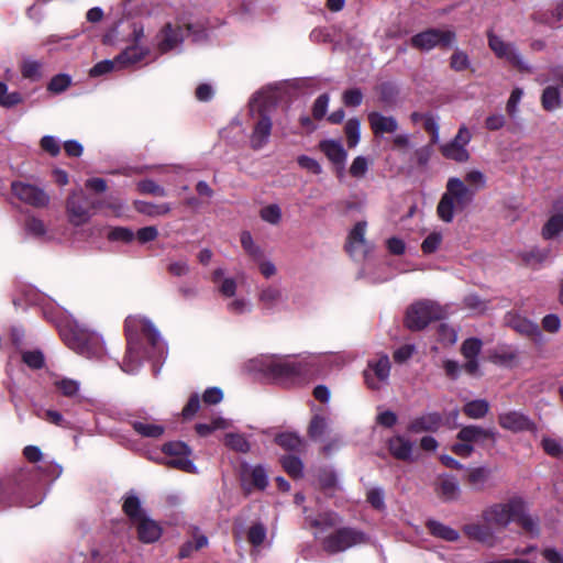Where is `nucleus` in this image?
Here are the masks:
<instances>
[{"mask_svg": "<svg viewBox=\"0 0 563 563\" xmlns=\"http://www.w3.org/2000/svg\"><path fill=\"white\" fill-rule=\"evenodd\" d=\"M22 361L30 368L37 369L44 365V355L40 350H29L22 353Z\"/></svg>", "mask_w": 563, "mask_h": 563, "instance_id": "62", "label": "nucleus"}, {"mask_svg": "<svg viewBox=\"0 0 563 563\" xmlns=\"http://www.w3.org/2000/svg\"><path fill=\"white\" fill-rule=\"evenodd\" d=\"M464 533L472 540L483 543L486 547L493 548L497 544L498 538L493 530V527L487 523H467L463 528Z\"/></svg>", "mask_w": 563, "mask_h": 563, "instance_id": "19", "label": "nucleus"}, {"mask_svg": "<svg viewBox=\"0 0 563 563\" xmlns=\"http://www.w3.org/2000/svg\"><path fill=\"white\" fill-rule=\"evenodd\" d=\"M132 427L140 435L153 439L162 437L165 431L164 426L150 420H135Z\"/></svg>", "mask_w": 563, "mask_h": 563, "instance_id": "33", "label": "nucleus"}, {"mask_svg": "<svg viewBox=\"0 0 563 563\" xmlns=\"http://www.w3.org/2000/svg\"><path fill=\"white\" fill-rule=\"evenodd\" d=\"M266 534L267 531L264 525L255 523L250 527L247 532V539L253 547L257 548L264 543V541L266 540Z\"/></svg>", "mask_w": 563, "mask_h": 563, "instance_id": "58", "label": "nucleus"}, {"mask_svg": "<svg viewBox=\"0 0 563 563\" xmlns=\"http://www.w3.org/2000/svg\"><path fill=\"white\" fill-rule=\"evenodd\" d=\"M70 76L66 74H58L51 79L47 89L48 91L57 95L65 91L70 86Z\"/></svg>", "mask_w": 563, "mask_h": 563, "instance_id": "61", "label": "nucleus"}, {"mask_svg": "<svg viewBox=\"0 0 563 563\" xmlns=\"http://www.w3.org/2000/svg\"><path fill=\"white\" fill-rule=\"evenodd\" d=\"M24 229L27 234L44 242L57 239L55 232L49 229L42 219L34 216H30L25 220Z\"/></svg>", "mask_w": 563, "mask_h": 563, "instance_id": "24", "label": "nucleus"}, {"mask_svg": "<svg viewBox=\"0 0 563 563\" xmlns=\"http://www.w3.org/2000/svg\"><path fill=\"white\" fill-rule=\"evenodd\" d=\"M531 537L539 536V525L537 520L527 514L525 503L522 501V508L518 517L515 519Z\"/></svg>", "mask_w": 563, "mask_h": 563, "instance_id": "42", "label": "nucleus"}, {"mask_svg": "<svg viewBox=\"0 0 563 563\" xmlns=\"http://www.w3.org/2000/svg\"><path fill=\"white\" fill-rule=\"evenodd\" d=\"M260 303L267 310H274L284 302L283 290L275 285H266L260 289Z\"/></svg>", "mask_w": 563, "mask_h": 563, "instance_id": "28", "label": "nucleus"}, {"mask_svg": "<svg viewBox=\"0 0 563 563\" xmlns=\"http://www.w3.org/2000/svg\"><path fill=\"white\" fill-rule=\"evenodd\" d=\"M79 35L78 32H74L69 35H57L53 34L46 37L44 45L51 46V49L66 51L70 47V41L75 40Z\"/></svg>", "mask_w": 563, "mask_h": 563, "instance_id": "43", "label": "nucleus"}, {"mask_svg": "<svg viewBox=\"0 0 563 563\" xmlns=\"http://www.w3.org/2000/svg\"><path fill=\"white\" fill-rule=\"evenodd\" d=\"M52 385L55 389L65 397L74 398L78 396L80 390V383L76 379L51 374Z\"/></svg>", "mask_w": 563, "mask_h": 563, "instance_id": "30", "label": "nucleus"}, {"mask_svg": "<svg viewBox=\"0 0 563 563\" xmlns=\"http://www.w3.org/2000/svg\"><path fill=\"white\" fill-rule=\"evenodd\" d=\"M260 217L264 222L277 225L282 221L283 213L277 203H271L260 210Z\"/></svg>", "mask_w": 563, "mask_h": 563, "instance_id": "44", "label": "nucleus"}, {"mask_svg": "<svg viewBox=\"0 0 563 563\" xmlns=\"http://www.w3.org/2000/svg\"><path fill=\"white\" fill-rule=\"evenodd\" d=\"M542 107L547 111H554L561 107V92L556 86H548L541 97Z\"/></svg>", "mask_w": 563, "mask_h": 563, "instance_id": "40", "label": "nucleus"}, {"mask_svg": "<svg viewBox=\"0 0 563 563\" xmlns=\"http://www.w3.org/2000/svg\"><path fill=\"white\" fill-rule=\"evenodd\" d=\"M320 150L328 159L336 166L338 176L340 177L344 170L346 162V151L340 141L324 140L319 144Z\"/></svg>", "mask_w": 563, "mask_h": 563, "instance_id": "20", "label": "nucleus"}, {"mask_svg": "<svg viewBox=\"0 0 563 563\" xmlns=\"http://www.w3.org/2000/svg\"><path fill=\"white\" fill-rule=\"evenodd\" d=\"M427 527L432 536L445 541L453 542L460 538V533L456 530L440 521L429 520Z\"/></svg>", "mask_w": 563, "mask_h": 563, "instance_id": "36", "label": "nucleus"}, {"mask_svg": "<svg viewBox=\"0 0 563 563\" xmlns=\"http://www.w3.org/2000/svg\"><path fill=\"white\" fill-rule=\"evenodd\" d=\"M23 100L19 91H8V86L0 81V106L3 108H12Z\"/></svg>", "mask_w": 563, "mask_h": 563, "instance_id": "48", "label": "nucleus"}, {"mask_svg": "<svg viewBox=\"0 0 563 563\" xmlns=\"http://www.w3.org/2000/svg\"><path fill=\"white\" fill-rule=\"evenodd\" d=\"M450 67L455 71H464L471 67V59L464 51L455 49L450 58Z\"/></svg>", "mask_w": 563, "mask_h": 563, "instance_id": "55", "label": "nucleus"}, {"mask_svg": "<svg viewBox=\"0 0 563 563\" xmlns=\"http://www.w3.org/2000/svg\"><path fill=\"white\" fill-rule=\"evenodd\" d=\"M456 43V34L450 29H428L410 38V45L417 49L429 52L435 47L452 48Z\"/></svg>", "mask_w": 563, "mask_h": 563, "instance_id": "11", "label": "nucleus"}, {"mask_svg": "<svg viewBox=\"0 0 563 563\" xmlns=\"http://www.w3.org/2000/svg\"><path fill=\"white\" fill-rule=\"evenodd\" d=\"M66 213L75 227L87 223L91 218V207L81 191L73 192L66 201Z\"/></svg>", "mask_w": 563, "mask_h": 563, "instance_id": "16", "label": "nucleus"}, {"mask_svg": "<svg viewBox=\"0 0 563 563\" xmlns=\"http://www.w3.org/2000/svg\"><path fill=\"white\" fill-rule=\"evenodd\" d=\"M464 184L467 186V188L472 189L473 194L475 195L476 191L486 187L487 178L481 170L471 169L465 174Z\"/></svg>", "mask_w": 563, "mask_h": 563, "instance_id": "41", "label": "nucleus"}, {"mask_svg": "<svg viewBox=\"0 0 563 563\" xmlns=\"http://www.w3.org/2000/svg\"><path fill=\"white\" fill-rule=\"evenodd\" d=\"M266 102L267 98L263 91L255 93L250 100L252 130L249 136V144L254 151H261L266 147L272 136L273 121L265 109Z\"/></svg>", "mask_w": 563, "mask_h": 563, "instance_id": "6", "label": "nucleus"}, {"mask_svg": "<svg viewBox=\"0 0 563 563\" xmlns=\"http://www.w3.org/2000/svg\"><path fill=\"white\" fill-rule=\"evenodd\" d=\"M371 164L372 162L369 158L362 155L356 156L350 166L349 173L354 178H364L369 169Z\"/></svg>", "mask_w": 563, "mask_h": 563, "instance_id": "50", "label": "nucleus"}, {"mask_svg": "<svg viewBox=\"0 0 563 563\" xmlns=\"http://www.w3.org/2000/svg\"><path fill=\"white\" fill-rule=\"evenodd\" d=\"M390 454L400 461L411 462L415 460V443L405 435H394L388 440Z\"/></svg>", "mask_w": 563, "mask_h": 563, "instance_id": "21", "label": "nucleus"}, {"mask_svg": "<svg viewBox=\"0 0 563 563\" xmlns=\"http://www.w3.org/2000/svg\"><path fill=\"white\" fill-rule=\"evenodd\" d=\"M488 46L498 58L505 59L520 70H529L528 64L512 43L506 42L500 36L489 32Z\"/></svg>", "mask_w": 563, "mask_h": 563, "instance_id": "14", "label": "nucleus"}, {"mask_svg": "<svg viewBox=\"0 0 563 563\" xmlns=\"http://www.w3.org/2000/svg\"><path fill=\"white\" fill-rule=\"evenodd\" d=\"M65 344L77 354L87 358H101L104 353L102 338L81 327L76 320L66 319L57 323Z\"/></svg>", "mask_w": 563, "mask_h": 563, "instance_id": "4", "label": "nucleus"}, {"mask_svg": "<svg viewBox=\"0 0 563 563\" xmlns=\"http://www.w3.org/2000/svg\"><path fill=\"white\" fill-rule=\"evenodd\" d=\"M437 494L444 501L456 500L461 495L459 481L452 475H442L438 479Z\"/></svg>", "mask_w": 563, "mask_h": 563, "instance_id": "26", "label": "nucleus"}, {"mask_svg": "<svg viewBox=\"0 0 563 563\" xmlns=\"http://www.w3.org/2000/svg\"><path fill=\"white\" fill-rule=\"evenodd\" d=\"M442 155L456 162H466L470 157L466 146L454 142L453 140L441 146Z\"/></svg>", "mask_w": 563, "mask_h": 563, "instance_id": "38", "label": "nucleus"}, {"mask_svg": "<svg viewBox=\"0 0 563 563\" xmlns=\"http://www.w3.org/2000/svg\"><path fill=\"white\" fill-rule=\"evenodd\" d=\"M42 64L38 60L26 58L23 60L21 71L24 78L37 80L41 78Z\"/></svg>", "mask_w": 563, "mask_h": 563, "instance_id": "53", "label": "nucleus"}, {"mask_svg": "<svg viewBox=\"0 0 563 563\" xmlns=\"http://www.w3.org/2000/svg\"><path fill=\"white\" fill-rule=\"evenodd\" d=\"M241 245L243 250L254 260H261L263 251L254 242L252 235L247 231H243L240 236Z\"/></svg>", "mask_w": 563, "mask_h": 563, "instance_id": "47", "label": "nucleus"}, {"mask_svg": "<svg viewBox=\"0 0 563 563\" xmlns=\"http://www.w3.org/2000/svg\"><path fill=\"white\" fill-rule=\"evenodd\" d=\"M224 443L227 446L238 451V452H247L250 450V444L244 435L240 433H228L224 437Z\"/></svg>", "mask_w": 563, "mask_h": 563, "instance_id": "56", "label": "nucleus"}, {"mask_svg": "<svg viewBox=\"0 0 563 563\" xmlns=\"http://www.w3.org/2000/svg\"><path fill=\"white\" fill-rule=\"evenodd\" d=\"M122 507L124 514L130 518L132 523L146 516L142 508L140 498L134 494H130L124 498Z\"/></svg>", "mask_w": 563, "mask_h": 563, "instance_id": "37", "label": "nucleus"}, {"mask_svg": "<svg viewBox=\"0 0 563 563\" xmlns=\"http://www.w3.org/2000/svg\"><path fill=\"white\" fill-rule=\"evenodd\" d=\"M444 309L435 301L420 300L412 303L406 312L405 324L412 331L424 329L433 320L441 319Z\"/></svg>", "mask_w": 563, "mask_h": 563, "instance_id": "9", "label": "nucleus"}, {"mask_svg": "<svg viewBox=\"0 0 563 563\" xmlns=\"http://www.w3.org/2000/svg\"><path fill=\"white\" fill-rule=\"evenodd\" d=\"M563 230V214L552 216L542 229L544 239H552Z\"/></svg>", "mask_w": 563, "mask_h": 563, "instance_id": "51", "label": "nucleus"}, {"mask_svg": "<svg viewBox=\"0 0 563 563\" xmlns=\"http://www.w3.org/2000/svg\"><path fill=\"white\" fill-rule=\"evenodd\" d=\"M329 423L328 419L321 415H314L310 421L309 434L313 439L320 438L327 430Z\"/></svg>", "mask_w": 563, "mask_h": 563, "instance_id": "57", "label": "nucleus"}, {"mask_svg": "<svg viewBox=\"0 0 563 563\" xmlns=\"http://www.w3.org/2000/svg\"><path fill=\"white\" fill-rule=\"evenodd\" d=\"M366 229L367 223L360 221L350 231L346 250L354 258H365L374 249L365 238Z\"/></svg>", "mask_w": 563, "mask_h": 563, "instance_id": "17", "label": "nucleus"}, {"mask_svg": "<svg viewBox=\"0 0 563 563\" xmlns=\"http://www.w3.org/2000/svg\"><path fill=\"white\" fill-rule=\"evenodd\" d=\"M368 122L375 135L394 133L398 129L397 120L394 117L376 111L368 113Z\"/></svg>", "mask_w": 563, "mask_h": 563, "instance_id": "27", "label": "nucleus"}, {"mask_svg": "<svg viewBox=\"0 0 563 563\" xmlns=\"http://www.w3.org/2000/svg\"><path fill=\"white\" fill-rule=\"evenodd\" d=\"M306 521L317 529L314 536L320 538V533L328 527H334L340 522V518L334 512L320 514L317 518L310 516L306 517Z\"/></svg>", "mask_w": 563, "mask_h": 563, "instance_id": "34", "label": "nucleus"}, {"mask_svg": "<svg viewBox=\"0 0 563 563\" xmlns=\"http://www.w3.org/2000/svg\"><path fill=\"white\" fill-rule=\"evenodd\" d=\"M501 428L515 433L537 430L536 423L525 413L516 410L506 411L498 416Z\"/></svg>", "mask_w": 563, "mask_h": 563, "instance_id": "18", "label": "nucleus"}, {"mask_svg": "<svg viewBox=\"0 0 563 563\" xmlns=\"http://www.w3.org/2000/svg\"><path fill=\"white\" fill-rule=\"evenodd\" d=\"M251 309H252L251 301L247 298H244V297L233 298L228 303V310L230 312H232V313H235V314H242V313L250 312Z\"/></svg>", "mask_w": 563, "mask_h": 563, "instance_id": "64", "label": "nucleus"}, {"mask_svg": "<svg viewBox=\"0 0 563 563\" xmlns=\"http://www.w3.org/2000/svg\"><path fill=\"white\" fill-rule=\"evenodd\" d=\"M282 464L285 471L292 477L301 476L303 465L300 459L292 455H287L282 459Z\"/></svg>", "mask_w": 563, "mask_h": 563, "instance_id": "59", "label": "nucleus"}, {"mask_svg": "<svg viewBox=\"0 0 563 563\" xmlns=\"http://www.w3.org/2000/svg\"><path fill=\"white\" fill-rule=\"evenodd\" d=\"M276 442L284 448L285 450L289 451H300L302 448V440L292 432H285L276 438Z\"/></svg>", "mask_w": 563, "mask_h": 563, "instance_id": "46", "label": "nucleus"}, {"mask_svg": "<svg viewBox=\"0 0 563 563\" xmlns=\"http://www.w3.org/2000/svg\"><path fill=\"white\" fill-rule=\"evenodd\" d=\"M463 305L474 314H482L488 309V302L474 294L467 295L463 300Z\"/></svg>", "mask_w": 563, "mask_h": 563, "instance_id": "52", "label": "nucleus"}, {"mask_svg": "<svg viewBox=\"0 0 563 563\" xmlns=\"http://www.w3.org/2000/svg\"><path fill=\"white\" fill-rule=\"evenodd\" d=\"M12 192L22 202L27 203L35 208H44L49 203V196L43 188L36 185L14 181L12 183Z\"/></svg>", "mask_w": 563, "mask_h": 563, "instance_id": "15", "label": "nucleus"}, {"mask_svg": "<svg viewBox=\"0 0 563 563\" xmlns=\"http://www.w3.org/2000/svg\"><path fill=\"white\" fill-rule=\"evenodd\" d=\"M438 340L443 345H453L457 341V332L453 327L442 323L438 328Z\"/></svg>", "mask_w": 563, "mask_h": 563, "instance_id": "63", "label": "nucleus"}, {"mask_svg": "<svg viewBox=\"0 0 563 563\" xmlns=\"http://www.w3.org/2000/svg\"><path fill=\"white\" fill-rule=\"evenodd\" d=\"M369 542V537L362 530L343 527L322 538V547L329 553H339L353 547Z\"/></svg>", "mask_w": 563, "mask_h": 563, "instance_id": "8", "label": "nucleus"}, {"mask_svg": "<svg viewBox=\"0 0 563 563\" xmlns=\"http://www.w3.org/2000/svg\"><path fill=\"white\" fill-rule=\"evenodd\" d=\"M462 354L466 358L464 365L467 373L475 375L478 372L477 355L482 350V341L475 338L467 339L462 344Z\"/></svg>", "mask_w": 563, "mask_h": 563, "instance_id": "25", "label": "nucleus"}, {"mask_svg": "<svg viewBox=\"0 0 563 563\" xmlns=\"http://www.w3.org/2000/svg\"><path fill=\"white\" fill-rule=\"evenodd\" d=\"M163 453L165 454V463L187 473H196L197 467L190 460L191 450L184 442H169L164 444Z\"/></svg>", "mask_w": 563, "mask_h": 563, "instance_id": "12", "label": "nucleus"}, {"mask_svg": "<svg viewBox=\"0 0 563 563\" xmlns=\"http://www.w3.org/2000/svg\"><path fill=\"white\" fill-rule=\"evenodd\" d=\"M191 32L189 23L175 21L166 23L155 35L153 48L148 47L152 55L144 62H153L162 54L178 52L184 42L185 35Z\"/></svg>", "mask_w": 563, "mask_h": 563, "instance_id": "7", "label": "nucleus"}, {"mask_svg": "<svg viewBox=\"0 0 563 563\" xmlns=\"http://www.w3.org/2000/svg\"><path fill=\"white\" fill-rule=\"evenodd\" d=\"M489 405L486 400L478 399L467 402L464 412L472 419H479L488 412Z\"/></svg>", "mask_w": 563, "mask_h": 563, "instance_id": "49", "label": "nucleus"}, {"mask_svg": "<svg viewBox=\"0 0 563 563\" xmlns=\"http://www.w3.org/2000/svg\"><path fill=\"white\" fill-rule=\"evenodd\" d=\"M244 477L250 479L252 484L260 489H264L268 484L267 473L262 466H255L246 470L244 472Z\"/></svg>", "mask_w": 563, "mask_h": 563, "instance_id": "45", "label": "nucleus"}, {"mask_svg": "<svg viewBox=\"0 0 563 563\" xmlns=\"http://www.w3.org/2000/svg\"><path fill=\"white\" fill-rule=\"evenodd\" d=\"M128 349L121 368L128 374H134L141 367L144 355L164 358L167 353L158 329L146 317L130 316L125 320Z\"/></svg>", "mask_w": 563, "mask_h": 563, "instance_id": "2", "label": "nucleus"}, {"mask_svg": "<svg viewBox=\"0 0 563 563\" xmlns=\"http://www.w3.org/2000/svg\"><path fill=\"white\" fill-rule=\"evenodd\" d=\"M492 479V468L486 466L473 467L467 473V483L475 490H483L489 486Z\"/></svg>", "mask_w": 563, "mask_h": 563, "instance_id": "31", "label": "nucleus"}, {"mask_svg": "<svg viewBox=\"0 0 563 563\" xmlns=\"http://www.w3.org/2000/svg\"><path fill=\"white\" fill-rule=\"evenodd\" d=\"M212 282L218 286L220 294L233 298L236 294L238 282L233 277H224V271L218 268L212 273Z\"/></svg>", "mask_w": 563, "mask_h": 563, "instance_id": "32", "label": "nucleus"}, {"mask_svg": "<svg viewBox=\"0 0 563 563\" xmlns=\"http://www.w3.org/2000/svg\"><path fill=\"white\" fill-rule=\"evenodd\" d=\"M137 189L142 194L153 195L155 197H165L167 195L164 187L152 179H145L137 183Z\"/></svg>", "mask_w": 563, "mask_h": 563, "instance_id": "60", "label": "nucleus"}, {"mask_svg": "<svg viewBox=\"0 0 563 563\" xmlns=\"http://www.w3.org/2000/svg\"><path fill=\"white\" fill-rule=\"evenodd\" d=\"M474 199L472 189L467 188L459 177H451L446 181L445 191L442 195L438 207V217L450 223L455 213L462 212Z\"/></svg>", "mask_w": 563, "mask_h": 563, "instance_id": "5", "label": "nucleus"}, {"mask_svg": "<svg viewBox=\"0 0 563 563\" xmlns=\"http://www.w3.org/2000/svg\"><path fill=\"white\" fill-rule=\"evenodd\" d=\"M509 324L519 333L528 335V336H537L540 335V329L538 324L532 321L521 318L519 316H514L509 320Z\"/></svg>", "mask_w": 563, "mask_h": 563, "instance_id": "39", "label": "nucleus"}, {"mask_svg": "<svg viewBox=\"0 0 563 563\" xmlns=\"http://www.w3.org/2000/svg\"><path fill=\"white\" fill-rule=\"evenodd\" d=\"M390 375V361L388 355L382 354L367 362L364 371L365 384L368 388L377 390L387 384Z\"/></svg>", "mask_w": 563, "mask_h": 563, "instance_id": "13", "label": "nucleus"}, {"mask_svg": "<svg viewBox=\"0 0 563 563\" xmlns=\"http://www.w3.org/2000/svg\"><path fill=\"white\" fill-rule=\"evenodd\" d=\"M134 208L140 213H143L148 217L166 216L172 210V206L168 202H163V203L156 205V203L142 201V200H136L134 202Z\"/></svg>", "mask_w": 563, "mask_h": 563, "instance_id": "35", "label": "nucleus"}, {"mask_svg": "<svg viewBox=\"0 0 563 563\" xmlns=\"http://www.w3.org/2000/svg\"><path fill=\"white\" fill-rule=\"evenodd\" d=\"M522 508L520 498H512L505 503H495L487 506L483 512V521L495 528H506L515 521Z\"/></svg>", "mask_w": 563, "mask_h": 563, "instance_id": "10", "label": "nucleus"}, {"mask_svg": "<svg viewBox=\"0 0 563 563\" xmlns=\"http://www.w3.org/2000/svg\"><path fill=\"white\" fill-rule=\"evenodd\" d=\"M145 32L141 24L134 23L129 34L130 44L113 59L97 63L89 71L91 77H99L112 71L131 68L152 55L148 46L144 45Z\"/></svg>", "mask_w": 563, "mask_h": 563, "instance_id": "3", "label": "nucleus"}, {"mask_svg": "<svg viewBox=\"0 0 563 563\" xmlns=\"http://www.w3.org/2000/svg\"><path fill=\"white\" fill-rule=\"evenodd\" d=\"M442 423V417L437 412H428L415 418L408 426V431L412 433H421L428 431H437Z\"/></svg>", "mask_w": 563, "mask_h": 563, "instance_id": "23", "label": "nucleus"}, {"mask_svg": "<svg viewBox=\"0 0 563 563\" xmlns=\"http://www.w3.org/2000/svg\"><path fill=\"white\" fill-rule=\"evenodd\" d=\"M136 528L139 539L144 543H153L162 536V527L147 515L133 522Z\"/></svg>", "mask_w": 563, "mask_h": 563, "instance_id": "22", "label": "nucleus"}, {"mask_svg": "<svg viewBox=\"0 0 563 563\" xmlns=\"http://www.w3.org/2000/svg\"><path fill=\"white\" fill-rule=\"evenodd\" d=\"M346 360L333 353H303L297 357L261 355L251 361V368L285 385L307 384L331 367H341Z\"/></svg>", "mask_w": 563, "mask_h": 563, "instance_id": "1", "label": "nucleus"}, {"mask_svg": "<svg viewBox=\"0 0 563 563\" xmlns=\"http://www.w3.org/2000/svg\"><path fill=\"white\" fill-rule=\"evenodd\" d=\"M494 435L495 433L493 430L483 429L476 426H468L459 432L457 439L459 441L467 442L473 445L484 443L488 439H494Z\"/></svg>", "mask_w": 563, "mask_h": 563, "instance_id": "29", "label": "nucleus"}, {"mask_svg": "<svg viewBox=\"0 0 563 563\" xmlns=\"http://www.w3.org/2000/svg\"><path fill=\"white\" fill-rule=\"evenodd\" d=\"M345 134L347 139V145L355 147L361 137V123L357 119H350L345 124Z\"/></svg>", "mask_w": 563, "mask_h": 563, "instance_id": "54", "label": "nucleus"}]
</instances>
